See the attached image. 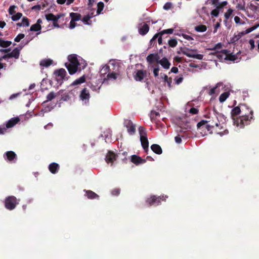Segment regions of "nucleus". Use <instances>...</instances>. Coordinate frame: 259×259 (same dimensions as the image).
<instances>
[{"label": "nucleus", "instance_id": "53", "mask_svg": "<svg viewBox=\"0 0 259 259\" xmlns=\"http://www.w3.org/2000/svg\"><path fill=\"white\" fill-rule=\"evenodd\" d=\"M21 23L23 25V27L28 26L29 25V19L27 17H24L22 19Z\"/></svg>", "mask_w": 259, "mask_h": 259}, {"label": "nucleus", "instance_id": "28", "mask_svg": "<svg viewBox=\"0 0 259 259\" xmlns=\"http://www.w3.org/2000/svg\"><path fill=\"white\" fill-rule=\"evenodd\" d=\"M85 192V195L89 198V199H95V198H98L99 196L94 192L92 191L91 190H84Z\"/></svg>", "mask_w": 259, "mask_h": 259}, {"label": "nucleus", "instance_id": "57", "mask_svg": "<svg viewBox=\"0 0 259 259\" xmlns=\"http://www.w3.org/2000/svg\"><path fill=\"white\" fill-rule=\"evenodd\" d=\"M15 8H16V6L14 5L11 6L9 7V10H8V12H9V15L12 16L14 14V13H15Z\"/></svg>", "mask_w": 259, "mask_h": 259}, {"label": "nucleus", "instance_id": "14", "mask_svg": "<svg viewBox=\"0 0 259 259\" xmlns=\"http://www.w3.org/2000/svg\"><path fill=\"white\" fill-rule=\"evenodd\" d=\"M149 30V26L146 23H141L138 26V32L140 34L145 35Z\"/></svg>", "mask_w": 259, "mask_h": 259}, {"label": "nucleus", "instance_id": "4", "mask_svg": "<svg viewBox=\"0 0 259 259\" xmlns=\"http://www.w3.org/2000/svg\"><path fill=\"white\" fill-rule=\"evenodd\" d=\"M192 126L189 123L181 124L176 130L178 135L175 137L176 143H181L182 138L187 139L191 138L192 137Z\"/></svg>", "mask_w": 259, "mask_h": 259}, {"label": "nucleus", "instance_id": "9", "mask_svg": "<svg viewBox=\"0 0 259 259\" xmlns=\"http://www.w3.org/2000/svg\"><path fill=\"white\" fill-rule=\"evenodd\" d=\"M124 126L127 128V133L130 135H133L136 132V125L130 119H124Z\"/></svg>", "mask_w": 259, "mask_h": 259}, {"label": "nucleus", "instance_id": "44", "mask_svg": "<svg viewBox=\"0 0 259 259\" xmlns=\"http://www.w3.org/2000/svg\"><path fill=\"white\" fill-rule=\"evenodd\" d=\"M22 16V14L20 12L17 13L15 15H13L11 19L13 21H17L19 20Z\"/></svg>", "mask_w": 259, "mask_h": 259}, {"label": "nucleus", "instance_id": "2", "mask_svg": "<svg viewBox=\"0 0 259 259\" xmlns=\"http://www.w3.org/2000/svg\"><path fill=\"white\" fill-rule=\"evenodd\" d=\"M207 118V120H202L197 123L198 128L205 127L208 131H210L215 126L222 129L224 128L223 125L226 122V117L218 112L214 108L212 113Z\"/></svg>", "mask_w": 259, "mask_h": 259}, {"label": "nucleus", "instance_id": "18", "mask_svg": "<svg viewBox=\"0 0 259 259\" xmlns=\"http://www.w3.org/2000/svg\"><path fill=\"white\" fill-rule=\"evenodd\" d=\"M160 57L157 54H150L146 58L147 61L149 63H153L154 62H158Z\"/></svg>", "mask_w": 259, "mask_h": 259}, {"label": "nucleus", "instance_id": "48", "mask_svg": "<svg viewBox=\"0 0 259 259\" xmlns=\"http://www.w3.org/2000/svg\"><path fill=\"white\" fill-rule=\"evenodd\" d=\"M258 27V26H253L252 27H249L246 29L244 31H243L241 33V34H248L252 31L254 30Z\"/></svg>", "mask_w": 259, "mask_h": 259}, {"label": "nucleus", "instance_id": "7", "mask_svg": "<svg viewBox=\"0 0 259 259\" xmlns=\"http://www.w3.org/2000/svg\"><path fill=\"white\" fill-rule=\"evenodd\" d=\"M18 203L17 198L14 196H8L5 200V207L10 210H13Z\"/></svg>", "mask_w": 259, "mask_h": 259}, {"label": "nucleus", "instance_id": "40", "mask_svg": "<svg viewBox=\"0 0 259 259\" xmlns=\"http://www.w3.org/2000/svg\"><path fill=\"white\" fill-rule=\"evenodd\" d=\"M104 8V4L102 2H100L97 4V11L96 15H98L102 13V11Z\"/></svg>", "mask_w": 259, "mask_h": 259}, {"label": "nucleus", "instance_id": "30", "mask_svg": "<svg viewBox=\"0 0 259 259\" xmlns=\"http://www.w3.org/2000/svg\"><path fill=\"white\" fill-rule=\"evenodd\" d=\"M53 63V60L51 59H43L40 61L39 65L41 66L48 67L50 66Z\"/></svg>", "mask_w": 259, "mask_h": 259}, {"label": "nucleus", "instance_id": "34", "mask_svg": "<svg viewBox=\"0 0 259 259\" xmlns=\"http://www.w3.org/2000/svg\"><path fill=\"white\" fill-rule=\"evenodd\" d=\"M70 17L71 19V20L77 21L81 19V15L78 13L72 12L70 13Z\"/></svg>", "mask_w": 259, "mask_h": 259}, {"label": "nucleus", "instance_id": "62", "mask_svg": "<svg viewBox=\"0 0 259 259\" xmlns=\"http://www.w3.org/2000/svg\"><path fill=\"white\" fill-rule=\"evenodd\" d=\"M183 80V77L182 76L176 77L175 79V83L177 84H179L180 83H181L182 82Z\"/></svg>", "mask_w": 259, "mask_h": 259}, {"label": "nucleus", "instance_id": "23", "mask_svg": "<svg viewBox=\"0 0 259 259\" xmlns=\"http://www.w3.org/2000/svg\"><path fill=\"white\" fill-rule=\"evenodd\" d=\"M158 63L160 64L162 67L165 69H168L170 66V63L168 59L165 57L159 60Z\"/></svg>", "mask_w": 259, "mask_h": 259}, {"label": "nucleus", "instance_id": "21", "mask_svg": "<svg viewBox=\"0 0 259 259\" xmlns=\"http://www.w3.org/2000/svg\"><path fill=\"white\" fill-rule=\"evenodd\" d=\"M19 121L20 118L18 117L11 118L7 122L6 128H9L14 126Z\"/></svg>", "mask_w": 259, "mask_h": 259}, {"label": "nucleus", "instance_id": "56", "mask_svg": "<svg viewBox=\"0 0 259 259\" xmlns=\"http://www.w3.org/2000/svg\"><path fill=\"white\" fill-rule=\"evenodd\" d=\"M159 113L155 111H152L150 114V118L151 120H154L156 116H159Z\"/></svg>", "mask_w": 259, "mask_h": 259}, {"label": "nucleus", "instance_id": "43", "mask_svg": "<svg viewBox=\"0 0 259 259\" xmlns=\"http://www.w3.org/2000/svg\"><path fill=\"white\" fill-rule=\"evenodd\" d=\"M222 9V7H216L215 9L211 11L210 14L212 16L218 17L220 11Z\"/></svg>", "mask_w": 259, "mask_h": 259}, {"label": "nucleus", "instance_id": "8", "mask_svg": "<svg viewBox=\"0 0 259 259\" xmlns=\"http://www.w3.org/2000/svg\"><path fill=\"white\" fill-rule=\"evenodd\" d=\"M168 197L165 195V196H162V197L159 196L156 197L155 196H152L150 198H148L146 201L149 205H158L160 203V201L165 200L166 198Z\"/></svg>", "mask_w": 259, "mask_h": 259}, {"label": "nucleus", "instance_id": "55", "mask_svg": "<svg viewBox=\"0 0 259 259\" xmlns=\"http://www.w3.org/2000/svg\"><path fill=\"white\" fill-rule=\"evenodd\" d=\"M160 77L162 80L163 82L165 83V84L166 82V81H168L169 79V77H168L166 74L164 73H160Z\"/></svg>", "mask_w": 259, "mask_h": 259}, {"label": "nucleus", "instance_id": "50", "mask_svg": "<svg viewBox=\"0 0 259 259\" xmlns=\"http://www.w3.org/2000/svg\"><path fill=\"white\" fill-rule=\"evenodd\" d=\"M66 79L67 78H64L62 76H58V75L56 74V80L57 82V84H59V85H61L63 81Z\"/></svg>", "mask_w": 259, "mask_h": 259}, {"label": "nucleus", "instance_id": "45", "mask_svg": "<svg viewBox=\"0 0 259 259\" xmlns=\"http://www.w3.org/2000/svg\"><path fill=\"white\" fill-rule=\"evenodd\" d=\"M61 99H60V101H67L69 100V99L70 98L69 95H68V93H65L64 94H62V93H63V91H61Z\"/></svg>", "mask_w": 259, "mask_h": 259}, {"label": "nucleus", "instance_id": "60", "mask_svg": "<svg viewBox=\"0 0 259 259\" xmlns=\"http://www.w3.org/2000/svg\"><path fill=\"white\" fill-rule=\"evenodd\" d=\"M222 46H223V44L221 42H219V43L217 44L213 48L209 49L211 50L215 51V50H218L221 49L222 48Z\"/></svg>", "mask_w": 259, "mask_h": 259}, {"label": "nucleus", "instance_id": "64", "mask_svg": "<svg viewBox=\"0 0 259 259\" xmlns=\"http://www.w3.org/2000/svg\"><path fill=\"white\" fill-rule=\"evenodd\" d=\"M31 39L32 38H26L22 41V42H21V45H23L24 46H25L27 45Z\"/></svg>", "mask_w": 259, "mask_h": 259}, {"label": "nucleus", "instance_id": "46", "mask_svg": "<svg viewBox=\"0 0 259 259\" xmlns=\"http://www.w3.org/2000/svg\"><path fill=\"white\" fill-rule=\"evenodd\" d=\"M241 36V35H234L233 37H232L230 40L229 43L234 44L237 40H238Z\"/></svg>", "mask_w": 259, "mask_h": 259}, {"label": "nucleus", "instance_id": "5", "mask_svg": "<svg viewBox=\"0 0 259 259\" xmlns=\"http://www.w3.org/2000/svg\"><path fill=\"white\" fill-rule=\"evenodd\" d=\"M65 16L64 13H59L56 15L52 13L45 14V18L48 21H52L53 26L55 28H60V26L58 23V20Z\"/></svg>", "mask_w": 259, "mask_h": 259}, {"label": "nucleus", "instance_id": "10", "mask_svg": "<svg viewBox=\"0 0 259 259\" xmlns=\"http://www.w3.org/2000/svg\"><path fill=\"white\" fill-rule=\"evenodd\" d=\"M90 94L89 91L86 89H83L80 93L79 99L84 104H88L89 103Z\"/></svg>", "mask_w": 259, "mask_h": 259}, {"label": "nucleus", "instance_id": "35", "mask_svg": "<svg viewBox=\"0 0 259 259\" xmlns=\"http://www.w3.org/2000/svg\"><path fill=\"white\" fill-rule=\"evenodd\" d=\"M55 74L58 75V76H62L64 78H66V75L67 74V72L66 70L63 68L56 70L55 71Z\"/></svg>", "mask_w": 259, "mask_h": 259}, {"label": "nucleus", "instance_id": "29", "mask_svg": "<svg viewBox=\"0 0 259 259\" xmlns=\"http://www.w3.org/2000/svg\"><path fill=\"white\" fill-rule=\"evenodd\" d=\"M151 150L157 154H161L162 152L161 147L157 144H153L151 146Z\"/></svg>", "mask_w": 259, "mask_h": 259}, {"label": "nucleus", "instance_id": "42", "mask_svg": "<svg viewBox=\"0 0 259 259\" xmlns=\"http://www.w3.org/2000/svg\"><path fill=\"white\" fill-rule=\"evenodd\" d=\"M101 87V84L100 82L99 83H95V84H94L93 83H91L90 88L93 91L99 92Z\"/></svg>", "mask_w": 259, "mask_h": 259}, {"label": "nucleus", "instance_id": "25", "mask_svg": "<svg viewBox=\"0 0 259 259\" xmlns=\"http://www.w3.org/2000/svg\"><path fill=\"white\" fill-rule=\"evenodd\" d=\"M61 92H62L61 91H60L59 92H58L57 93H54V92H50L47 96V100L44 103H46V102H48L52 101L53 99L55 98L58 96L60 95Z\"/></svg>", "mask_w": 259, "mask_h": 259}, {"label": "nucleus", "instance_id": "38", "mask_svg": "<svg viewBox=\"0 0 259 259\" xmlns=\"http://www.w3.org/2000/svg\"><path fill=\"white\" fill-rule=\"evenodd\" d=\"M194 29L197 32H203L207 30V27L204 25H199L196 26L194 28Z\"/></svg>", "mask_w": 259, "mask_h": 259}, {"label": "nucleus", "instance_id": "54", "mask_svg": "<svg viewBox=\"0 0 259 259\" xmlns=\"http://www.w3.org/2000/svg\"><path fill=\"white\" fill-rule=\"evenodd\" d=\"M25 37V35L23 33H20L18 35L16 36V37L15 38L14 40L16 42H19L20 40L24 38Z\"/></svg>", "mask_w": 259, "mask_h": 259}, {"label": "nucleus", "instance_id": "12", "mask_svg": "<svg viewBox=\"0 0 259 259\" xmlns=\"http://www.w3.org/2000/svg\"><path fill=\"white\" fill-rule=\"evenodd\" d=\"M135 74L134 75V79L136 81H141L147 76V72L146 70L140 69L135 71Z\"/></svg>", "mask_w": 259, "mask_h": 259}, {"label": "nucleus", "instance_id": "24", "mask_svg": "<svg viewBox=\"0 0 259 259\" xmlns=\"http://www.w3.org/2000/svg\"><path fill=\"white\" fill-rule=\"evenodd\" d=\"M131 161L138 165L141 163H144L146 162V160L141 158L140 157L136 155H133L131 157Z\"/></svg>", "mask_w": 259, "mask_h": 259}, {"label": "nucleus", "instance_id": "13", "mask_svg": "<svg viewBox=\"0 0 259 259\" xmlns=\"http://www.w3.org/2000/svg\"><path fill=\"white\" fill-rule=\"evenodd\" d=\"M4 158L10 162H15L17 160V155L14 152L9 151L5 153Z\"/></svg>", "mask_w": 259, "mask_h": 259}, {"label": "nucleus", "instance_id": "16", "mask_svg": "<svg viewBox=\"0 0 259 259\" xmlns=\"http://www.w3.org/2000/svg\"><path fill=\"white\" fill-rule=\"evenodd\" d=\"M105 159L107 163H110L111 166H112L114 161L116 159V155L113 152L109 151L107 153Z\"/></svg>", "mask_w": 259, "mask_h": 259}, {"label": "nucleus", "instance_id": "27", "mask_svg": "<svg viewBox=\"0 0 259 259\" xmlns=\"http://www.w3.org/2000/svg\"><path fill=\"white\" fill-rule=\"evenodd\" d=\"M109 71L110 68L108 65H105L103 66L100 71V75L102 79H103L105 76V75L107 74L109 72Z\"/></svg>", "mask_w": 259, "mask_h": 259}, {"label": "nucleus", "instance_id": "31", "mask_svg": "<svg viewBox=\"0 0 259 259\" xmlns=\"http://www.w3.org/2000/svg\"><path fill=\"white\" fill-rule=\"evenodd\" d=\"M141 143L143 148L146 152L148 150L149 143L147 138L140 139Z\"/></svg>", "mask_w": 259, "mask_h": 259}, {"label": "nucleus", "instance_id": "6", "mask_svg": "<svg viewBox=\"0 0 259 259\" xmlns=\"http://www.w3.org/2000/svg\"><path fill=\"white\" fill-rule=\"evenodd\" d=\"M181 52L183 54L187 56L188 57L197 59L198 60H202L203 56L201 54H197L196 50L190 49L188 48H181Z\"/></svg>", "mask_w": 259, "mask_h": 259}, {"label": "nucleus", "instance_id": "20", "mask_svg": "<svg viewBox=\"0 0 259 259\" xmlns=\"http://www.w3.org/2000/svg\"><path fill=\"white\" fill-rule=\"evenodd\" d=\"M222 87V88H224L223 83L222 82H218L215 87L210 89L208 92V94L209 95H213L215 94H218L220 92V90L219 88Z\"/></svg>", "mask_w": 259, "mask_h": 259}, {"label": "nucleus", "instance_id": "1", "mask_svg": "<svg viewBox=\"0 0 259 259\" xmlns=\"http://www.w3.org/2000/svg\"><path fill=\"white\" fill-rule=\"evenodd\" d=\"M231 116L234 124L242 128L253 119V111L246 105L241 104L232 109Z\"/></svg>", "mask_w": 259, "mask_h": 259}, {"label": "nucleus", "instance_id": "37", "mask_svg": "<svg viewBox=\"0 0 259 259\" xmlns=\"http://www.w3.org/2000/svg\"><path fill=\"white\" fill-rule=\"evenodd\" d=\"M139 132L140 136V139L145 138L147 137V134L145 128L143 126L139 127Z\"/></svg>", "mask_w": 259, "mask_h": 259}, {"label": "nucleus", "instance_id": "36", "mask_svg": "<svg viewBox=\"0 0 259 259\" xmlns=\"http://www.w3.org/2000/svg\"><path fill=\"white\" fill-rule=\"evenodd\" d=\"M230 93L228 92H226L222 94L219 97V101L221 103L225 102L226 99L229 97Z\"/></svg>", "mask_w": 259, "mask_h": 259}, {"label": "nucleus", "instance_id": "39", "mask_svg": "<svg viewBox=\"0 0 259 259\" xmlns=\"http://www.w3.org/2000/svg\"><path fill=\"white\" fill-rule=\"evenodd\" d=\"M227 61H236L237 62L239 61V59L236 55L232 54L230 51H228V57L227 58Z\"/></svg>", "mask_w": 259, "mask_h": 259}, {"label": "nucleus", "instance_id": "26", "mask_svg": "<svg viewBox=\"0 0 259 259\" xmlns=\"http://www.w3.org/2000/svg\"><path fill=\"white\" fill-rule=\"evenodd\" d=\"M59 168V165L56 162H53L49 166V170L53 174H56L58 172Z\"/></svg>", "mask_w": 259, "mask_h": 259}, {"label": "nucleus", "instance_id": "61", "mask_svg": "<svg viewBox=\"0 0 259 259\" xmlns=\"http://www.w3.org/2000/svg\"><path fill=\"white\" fill-rule=\"evenodd\" d=\"M171 7H172V3L170 2H167L164 4L163 8L165 10H169L171 8Z\"/></svg>", "mask_w": 259, "mask_h": 259}, {"label": "nucleus", "instance_id": "32", "mask_svg": "<svg viewBox=\"0 0 259 259\" xmlns=\"http://www.w3.org/2000/svg\"><path fill=\"white\" fill-rule=\"evenodd\" d=\"M41 29V25H38L37 24H34L31 25L30 28V31H39L37 33V34H39L40 33V30Z\"/></svg>", "mask_w": 259, "mask_h": 259}, {"label": "nucleus", "instance_id": "59", "mask_svg": "<svg viewBox=\"0 0 259 259\" xmlns=\"http://www.w3.org/2000/svg\"><path fill=\"white\" fill-rule=\"evenodd\" d=\"M233 13V10L231 9L228 10L227 12L225 14V17L226 19H228Z\"/></svg>", "mask_w": 259, "mask_h": 259}, {"label": "nucleus", "instance_id": "15", "mask_svg": "<svg viewBox=\"0 0 259 259\" xmlns=\"http://www.w3.org/2000/svg\"><path fill=\"white\" fill-rule=\"evenodd\" d=\"M185 112L187 114L189 113L191 115L198 114L199 110L197 108L192 107L191 104L187 103L184 107Z\"/></svg>", "mask_w": 259, "mask_h": 259}, {"label": "nucleus", "instance_id": "63", "mask_svg": "<svg viewBox=\"0 0 259 259\" xmlns=\"http://www.w3.org/2000/svg\"><path fill=\"white\" fill-rule=\"evenodd\" d=\"M120 193L119 189H114L111 191V194L114 196H117Z\"/></svg>", "mask_w": 259, "mask_h": 259}, {"label": "nucleus", "instance_id": "52", "mask_svg": "<svg viewBox=\"0 0 259 259\" xmlns=\"http://www.w3.org/2000/svg\"><path fill=\"white\" fill-rule=\"evenodd\" d=\"M174 32L172 28H169L165 30H163L160 32V35H163L165 34H172Z\"/></svg>", "mask_w": 259, "mask_h": 259}, {"label": "nucleus", "instance_id": "11", "mask_svg": "<svg viewBox=\"0 0 259 259\" xmlns=\"http://www.w3.org/2000/svg\"><path fill=\"white\" fill-rule=\"evenodd\" d=\"M20 55V49L18 48H15L12 52L4 55V56L0 57V60L3 59L6 60L11 58H15V59H18Z\"/></svg>", "mask_w": 259, "mask_h": 259}, {"label": "nucleus", "instance_id": "3", "mask_svg": "<svg viewBox=\"0 0 259 259\" xmlns=\"http://www.w3.org/2000/svg\"><path fill=\"white\" fill-rule=\"evenodd\" d=\"M68 60L69 63L65 65L71 75L75 74L77 70L83 69L87 65L85 61L76 54L69 55Z\"/></svg>", "mask_w": 259, "mask_h": 259}, {"label": "nucleus", "instance_id": "49", "mask_svg": "<svg viewBox=\"0 0 259 259\" xmlns=\"http://www.w3.org/2000/svg\"><path fill=\"white\" fill-rule=\"evenodd\" d=\"M168 43L170 47L174 48L177 45L178 42L176 38H171L168 40Z\"/></svg>", "mask_w": 259, "mask_h": 259}, {"label": "nucleus", "instance_id": "41", "mask_svg": "<svg viewBox=\"0 0 259 259\" xmlns=\"http://www.w3.org/2000/svg\"><path fill=\"white\" fill-rule=\"evenodd\" d=\"M12 44L11 41L4 40L2 39H0V47L3 48H7L9 47Z\"/></svg>", "mask_w": 259, "mask_h": 259}, {"label": "nucleus", "instance_id": "33", "mask_svg": "<svg viewBox=\"0 0 259 259\" xmlns=\"http://www.w3.org/2000/svg\"><path fill=\"white\" fill-rule=\"evenodd\" d=\"M85 81V76L83 75L75 80L71 84L72 85H76L84 82Z\"/></svg>", "mask_w": 259, "mask_h": 259}, {"label": "nucleus", "instance_id": "51", "mask_svg": "<svg viewBox=\"0 0 259 259\" xmlns=\"http://www.w3.org/2000/svg\"><path fill=\"white\" fill-rule=\"evenodd\" d=\"M90 17L85 15L83 17L82 21L85 25H90L91 24V21H90Z\"/></svg>", "mask_w": 259, "mask_h": 259}, {"label": "nucleus", "instance_id": "47", "mask_svg": "<svg viewBox=\"0 0 259 259\" xmlns=\"http://www.w3.org/2000/svg\"><path fill=\"white\" fill-rule=\"evenodd\" d=\"M207 3L211 4L214 7H221L219 0H207Z\"/></svg>", "mask_w": 259, "mask_h": 259}, {"label": "nucleus", "instance_id": "19", "mask_svg": "<svg viewBox=\"0 0 259 259\" xmlns=\"http://www.w3.org/2000/svg\"><path fill=\"white\" fill-rule=\"evenodd\" d=\"M111 130L109 128L106 130L103 134L101 135V137H104V140L106 143H111Z\"/></svg>", "mask_w": 259, "mask_h": 259}, {"label": "nucleus", "instance_id": "22", "mask_svg": "<svg viewBox=\"0 0 259 259\" xmlns=\"http://www.w3.org/2000/svg\"><path fill=\"white\" fill-rule=\"evenodd\" d=\"M116 74L114 72H109L102 79L103 83H108V81L111 80H115L116 78Z\"/></svg>", "mask_w": 259, "mask_h": 259}, {"label": "nucleus", "instance_id": "17", "mask_svg": "<svg viewBox=\"0 0 259 259\" xmlns=\"http://www.w3.org/2000/svg\"><path fill=\"white\" fill-rule=\"evenodd\" d=\"M217 57L221 61H227L228 57V51L227 50H223L217 53Z\"/></svg>", "mask_w": 259, "mask_h": 259}, {"label": "nucleus", "instance_id": "58", "mask_svg": "<svg viewBox=\"0 0 259 259\" xmlns=\"http://www.w3.org/2000/svg\"><path fill=\"white\" fill-rule=\"evenodd\" d=\"M237 8L240 10H245V3H240L237 5Z\"/></svg>", "mask_w": 259, "mask_h": 259}]
</instances>
